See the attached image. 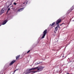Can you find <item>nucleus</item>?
<instances>
[{"mask_svg": "<svg viewBox=\"0 0 74 74\" xmlns=\"http://www.w3.org/2000/svg\"><path fill=\"white\" fill-rule=\"evenodd\" d=\"M38 67L37 69V71L38 72H39V71H42V69H43L44 68V67L42 66L37 67Z\"/></svg>", "mask_w": 74, "mask_h": 74, "instance_id": "f257e3e1", "label": "nucleus"}, {"mask_svg": "<svg viewBox=\"0 0 74 74\" xmlns=\"http://www.w3.org/2000/svg\"><path fill=\"white\" fill-rule=\"evenodd\" d=\"M16 71V70L15 71Z\"/></svg>", "mask_w": 74, "mask_h": 74, "instance_id": "dca6fc26", "label": "nucleus"}, {"mask_svg": "<svg viewBox=\"0 0 74 74\" xmlns=\"http://www.w3.org/2000/svg\"><path fill=\"white\" fill-rule=\"evenodd\" d=\"M16 62V61L15 60H13L10 63V65H12L14 63H15Z\"/></svg>", "mask_w": 74, "mask_h": 74, "instance_id": "6e6552de", "label": "nucleus"}, {"mask_svg": "<svg viewBox=\"0 0 74 74\" xmlns=\"http://www.w3.org/2000/svg\"><path fill=\"white\" fill-rule=\"evenodd\" d=\"M9 10H10V8H9L8 9V11H9Z\"/></svg>", "mask_w": 74, "mask_h": 74, "instance_id": "ddd939ff", "label": "nucleus"}, {"mask_svg": "<svg viewBox=\"0 0 74 74\" xmlns=\"http://www.w3.org/2000/svg\"><path fill=\"white\" fill-rule=\"evenodd\" d=\"M47 29H46L43 32V36H42L41 38H44V37L45 36V35L47 34Z\"/></svg>", "mask_w": 74, "mask_h": 74, "instance_id": "f03ea898", "label": "nucleus"}, {"mask_svg": "<svg viewBox=\"0 0 74 74\" xmlns=\"http://www.w3.org/2000/svg\"><path fill=\"white\" fill-rule=\"evenodd\" d=\"M38 67H36L35 68H32L30 69H29V71H31V70H36V69H37Z\"/></svg>", "mask_w": 74, "mask_h": 74, "instance_id": "7ed1b4c3", "label": "nucleus"}, {"mask_svg": "<svg viewBox=\"0 0 74 74\" xmlns=\"http://www.w3.org/2000/svg\"><path fill=\"white\" fill-rule=\"evenodd\" d=\"M8 22V20H5L2 23V25H5V23H6V22Z\"/></svg>", "mask_w": 74, "mask_h": 74, "instance_id": "423d86ee", "label": "nucleus"}, {"mask_svg": "<svg viewBox=\"0 0 74 74\" xmlns=\"http://www.w3.org/2000/svg\"><path fill=\"white\" fill-rule=\"evenodd\" d=\"M60 28V27L59 26V25H58L57 27H56L55 28V30H56V31H58V29H59Z\"/></svg>", "mask_w": 74, "mask_h": 74, "instance_id": "20e7f679", "label": "nucleus"}, {"mask_svg": "<svg viewBox=\"0 0 74 74\" xmlns=\"http://www.w3.org/2000/svg\"><path fill=\"white\" fill-rule=\"evenodd\" d=\"M23 8H22L19 10H18V12H21V11H23Z\"/></svg>", "mask_w": 74, "mask_h": 74, "instance_id": "1a4fd4ad", "label": "nucleus"}, {"mask_svg": "<svg viewBox=\"0 0 74 74\" xmlns=\"http://www.w3.org/2000/svg\"><path fill=\"white\" fill-rule=\"evenodd\" d=\"M61 22V19H59L58 20H57L56 21V23L57 25L60 23Z\"/></svg>", "mask_w": 74, "mask_h": 74, "instance_id": "39448f33", "label": "nucleus"}, {"mask_svg": "<svg viewBox=\"0 0 74 74\" xmlns=\"http://www.w3.org/2000/svg\"><path fill=\"white\" fill-rule=\"evenodd\" d=\"M19 56H20V55H18V56H16V59L17 60L18 59H19Z\"/></svg>", "mask_w": 74, "mask_h": 74, "instance_id": "9b49d317", "label": "nucleus"}, {"mask_svg": "<svg viewBox=\"0 0 74 74\" xmlns=\"http://www.w3.org/2000/svg\"><path fill=\"white\" fill-rule=\"evenodd\" d=\"M4 9H2L1 10L0 15H1L3 13H4Z\"/></svg>", "mask_w": 74, "mask_h": 74, "instance_id": "0eeeda50", "label": "nucleus"}, {"mask_svg": "<svg viewBox=\"0 0 74 74\" xmlns=\"http://www.w3.org/2000/svg\"><path fill=\"white\" fill-rule=\"evenodd\" d=\"M39 64V63L38 64V63H36L35 64Z\"/></svg>", "mask_w": 74, "mask_h": 74, "instance_id": "2eb2a0df", "label": "nucleus"}, {"mask_svg": "<svg viewBox=\"0 0 74 74\" xmlns=\"http://www.w3.org/2000/svg\"><path fill=\"white\" fill-rule=\"evenodd\" d=\"M29 52H30V50L28 51L27 52V53H29Z\"/></svg>", "mask_w": 74, "mask_h": 74, "instance_id": "4468645a", "label": "nucleus"}, {"mask_svg": "<svg viewBox=\"0 0 74 74\" xmlns=\"http://www.w3.org/2000/svg\"><path fill=\"white\" fill-rule=\"evenodd\" d=\"M73 21H74V20Z\"/></svg>", "mask_w": 74, "mask_h": 74, "instance_id": "f3484780", "label": "nucleus"}, {"mask_svg": "<svg viewBox=\"0 0 74 74\" xmlns=\"http://www.w3.org/2000/svg\"><path fill=\"white\" fill-rule=\"evenodd\" d=\"M14 5H16V3H14Z\"/></svg>", "mask_w": 74, "mask_h": 74, "instance_id": "f8f14e48", "label": "nucleus"}, {"mask_svg": "<svg viewBox=\"0 0 74 74\" xmlns=\"http://www.w3.org/2000/svg\"><path fill=\"white\" fill-rule=\"evenodd\" d=\"M55 23L54 22L53 23H52V24H50V26H53L54 25H55Z\"/></svg>", "mask_w": 74, "mask_h": 74, "instance_id": "9d476101", "label": "nucleus"}]
</instances>
